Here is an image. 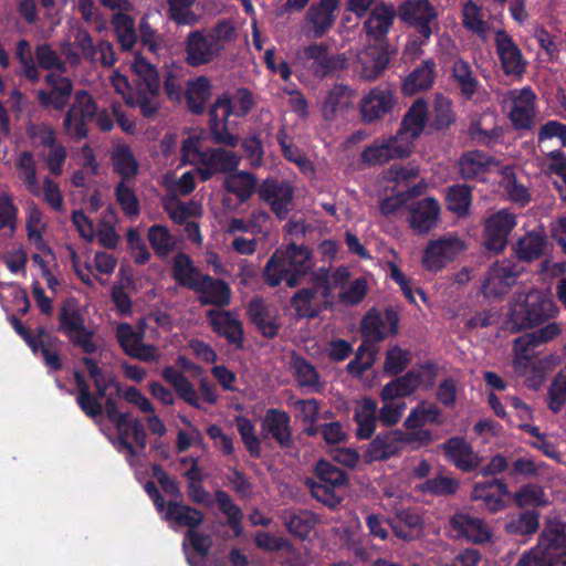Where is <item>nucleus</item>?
Here are the masks:
<instances>
[{"mask_svg":"<svg viewBox=\"0 0 566 566\" xmlns=\"http://www.w3.org/2000/svg\"><path fill=\"white\" fill-rule=\"evenodd\" d=\"M87 370L94 380L97 395L101 399L106 398L105 410L109 421L116 427V448L124 453L132 467L140 460V453L146 444V432L137 418L129 413L120 412L115 401L107 397V390L112 387L118 391L114 375L107 368H99L92 359H85Z\"/></svg>","mask_w":566,"mask_h":566,"instance_id":"1","label":"nucleus"},{"mask_svg":"<svg viewBox=\"0 0 566 566\" xmlns=\"http://www.w3.org/2000/svg\"><path fill=\"white\" fill-rule=\"evenodd\" d=\"M203 133L193 130L184 139L181 146L182 161L197 166L201 180H208L218 172L235 169L240 156L221 148H203Z\"/></svg>","mask_w":566,"mask_h":566,"instance_id":"2","label":"nucleus"},{"mask_svg":"<svg viewBox=\"0 0 566 566\" xmlns=\"http://www.w3.org/2000/svg\"><path fill=\"white\" fill-rule=\"evenodd\" d=\"M397 331L398 315L395 311H368L361 322V333L366 340L359 346L356 358L348 364V370L352 374H360L371 367L377 355V349L371 343L395 335Z\"/></svg>","mask_w":566,"mask_h":566,"instance_id":"3","label":"nucleus"},{"mask_svg":"<svg viewBox=\"0 0 566 566\" xmlns=\"http://www.w3.org/2000/svg\"><path fill=\"white\" fill-rule=\"evenodd\" d=\"M252 103V96L245 90L218 97L210 109V129L217 143L231 147L238 144V137L231 132L234 122L230 120V116H244L251 109Z\"/></svg>","mask_w":566,"mask_h":566,"instance_id":"4","label":"nucleus"},{"mask_svg":"<svg viewBox=\"0 0 566 566\" xmlns=\"http://www.w3.org/2000/svg\"><path fill=\"white\" fill-rule=\"evenodd\" d=\"M558 313L549 291L533 289L518 293L509 312L507 324L515 331L530 328L554 317Z\"/></svg>","mask_w":566,"mask_h":566,"instance_id":"5","label":"nucleus"},{"mask_svg":"<svg viewBox=\"0 0 566 566\" xmlns=\"http://www.w3.org/2000/svg\"><path fill=\"white\" fill-rule=\"evenodd\" d=\"M313 265L311 251L305 247L292 244L284 251L277 250L271 256L264 269V277L272 286L285 281L290 287H293Z\"/></svg>","mask_w":566,"mask_h":566,"instance_id":"6","label":"nucleus"},{"mask_svg":"<svg viewBox=\"0 0 566 566\" xmlns=\"http://www.w3.org/2000/svg\"><path fill=\"white\" fill-rule=\"evenodd\" d=\"M36 57L42 67L51 71L46 76V82L51 90L50 92L40 91L38 94L39 99L44 106L61 109L66 105L72 92L70 80L61 75L65 71L64 63L45 44L38 46Z\"/></svg>","mask_w":566,"mask_h":566,"instance_id":"7","label":"nucleus"},{"mask_svg":"<svg viewBox=\"0 0 566 566\" xmlns=\"http://www.w3.org/2000/svg\"><path fill=\"white\" fill-rule=\"evenodd\" d=\"M566 525L551 523L538 544L525 552L516 566H556L566 564Z\"/></svg>","mask_w":566,"mask_h":566,"instance_id":"8","label":"nucleus"},{"mask_svg":"<svg viewBox=\"0 0 566 566\" xmlns=\"http://www.w3.org/2000/svg\"><path fill=\"white\" fill-rule=\"evenodd\" d=\"M430 436L426 431L418 433H407L401 430H392L385 433H379L367 446L364 452V459L370 463L378 460H386L392 455L398 454L406 446L412 449L428 446Z\"/></svg>","mask_w":566,"mask_h":566,"instance_id":"9","label":"nucleus"},{"mask_svg":"<svg viewBox=\"0 0 566 566\" xmlns=\"http://www.w3.org/2000/svg\"><path fill=\"white\" fill-rule=\"evenodd\" d=\"M130 70L136 76L137 103L145 117L154 115L158 107L160 81L157 70L140 54L135 53L129 62Z\"/></svg>","mask_w":566,"mask_h":566,"instance_id":"10","label":"nucleus"},{"mask_svg":"<svg viewBox=\"0 0 566 566\" xmlns=\"http://www.w3.org/2000/svg\"><path fill=\"white\" fill-rule=\"evenodd\" d=\"M536 99V94L531 87L510 90L499 97L504 114L517 130H527L534 127Z\"/></svg>","mask_w":566,"mask_h":566,"instance_id":"11","label":"nucleus"},{"mask_svg":"<svg viewBox=\"0 0 566 566\" xmlns=\"http://www.w3.org/2000/svg\"><path fill=\"white\" fill-rule=\"evenodd\" d=\"M467 242L450 232L429 241L422 256L423 266L432 272L442 270L467 250Z\"/></svg>","mask_w":566,"mask_h":566,"instance_id":"12","label":"nucleus"},{"mask_svg":"<svg viewBox=\"0 0 566 566\" xmlns=\"http://www.w3.org/2000/svg\"><path fill=\"white\" fill-rule=\"evenodd\" d=\"M333 287L326 272L322 273L313 289H303L292 298V306L300 317H315L332 304Z\"/></svg>","mask_w":566,"mask_h":566,"instance_id":"13","label":"nucleus"},{"mask_svg":"<svg viewBox=\"0 0 566 566\" xmlns=\"http://www.w3.org/2000/svg\"><path fill=\"white\" fill-rule=\"evenodd\" d=\"M59 319L61 329L75 346L85 353L95 352L97 345L93 333L85 327L78 304L74 300H67L63 304Z\"/></svg>","mask_w":566,"mask_h":566,"instance_id":"14","label":"nucleus"},{"mask_svg":"<svg viewBox=\"0 0 566 566\" xmlns=\"http://www.w3.org/2000/svg\"><path fill=\"white\" fill-rule=\"evenodd\" d=\"M399 19L424 38L437 29L438 13L429 0H405L398 8Z\"/></svg>","mask_w":566,"mask_h":566,"instance_id":"15","label":"nucleus"},{"mask_svg":"<svg viewBox=\"0 0 566 566\" xmlns=\"http://www.w3.org/2000/svg\"><path fill=\"white\" fill-rule=\"evenodd\" d=\"M295 62L308 64L313 73L319 76L328 75L347 66L345 54L329 55L327 46L317 43L300 51L295 56Z\"/></svg>","mask_w":566,"mask_h":566,"instance_id":"16","label":"nucleus"},{"mask_svg":"<svg viewBox=\"0 0 566 566\" xmlns=\"http://www.w3.org/2000/svg\"><path fill=\"white\" fill-rule=\"evenodd\" d=\"M397 105L395 91L389 86H376L360 99L359 108L365 123H374L389 114Z\"/></svg>","mask_w":566,"mask_h":566,"instance_id":"17","label":"nucleus"},{"mask_svg":"<svg viewBox=\"0 0 566 566\" xmlns=\"http://www.w3.org/2000/svg\"><path fill=\"white\" fill-rule=\"evenodd\" d=\"M97 106L91 95L84 91L75 94L72 107L69 109L63 126L66 134L73 138H83L86 136V124L96 114Z\"/></svg>","mask_w":566,"mask_h":566,"instance_id":"18","label":"nucleus"},{"mask_svg":"<svg viewBox=\"0 0 566 566\" xmlns=\"http://www.w3.org/2000/svg\"><path fill=\"white\" fill-rule=\"evenodd\" d=\"M410 154V144L401 139V136L395 135L376 139L363 150L361 159L364 163L375 166L384 165L391 159L407 157Z\"/></svg>","mask_w":566,"mask_h":566,"instance_id":"19","label":"nucleus"},{"mask_svg":"<svg viewBox=\"0 0 566 566\" xmlns=\"http://www.w3.org/2000/svg\"><path fill=\"white\" fill-rule=\"evenodd\" d=\"M522 269L511 260L495 262L489 270L482 290L485 296H501L509 292Z\"/></svg>","mask_w":566,"mask_h":566,"instance_id":"20","label":"nucleus"},{"mask_svg":"<svg viewBox=\"0 0 566 566\" xmlns=\"http://www.w3.org/2000/svg\"><path fill=\"white\" fill-rule=\"evenodd\" d=\"M516 226V218L507 210H500L489 217L484 227L485 247L496 253L502 252L507 238Z\"/></svg>","mask_w":566,"mask_h":566,"instance_id":"21","label":"nucleus"},{"mask_svg":"<svg viewBox=\"0 0 566 566\" xmlns=\"http://www.w3.org/2000/svg\"><path fill=\"white\" fill-rule=\"evenodd\" d=\"M409 227L420 233H428L434 228L441 213V206L433 197H426L407 206Z\"/></svg>","mask_w":566,"mask_h":566,"instance_id":"22","label":"nucleus"},{"mask_svg":"<svg viewBox=\"0 0 566 566\" xmlns=\"http://www.w3.org/2000/svg\"><path fill=\"white\" fill-rule=\"evenodd\" d=\"M11 323L14 331L27 342L34 354L41 352L46 366L52 369L60 368L61 364L57 355L59 340L55 337H52L43 329L39 331L36 337H32L20 321L12 317Z\"/></svg>","mask_w":566,"mask_h":566,"instance_id":"23","label":"nucleus"},{"mask_svg":"<svg viewBox=\"0 0 566 566\" xmlns=\"http://www.w3.org/2000/svg\"><path fill=\"white\" fill-rule=\"evenodd\" d=\"M532 335L523 334L513 342L512 366L517 376L524 377L530 384L533 380V374L537 375L536 349Z\"/></svg>","mask_w":566,"mask_h":566,"instance_id":"24","label":"nucleus"},{"mask_svg":"<svg viewBox=\"0 0 566 566\" xmlns=\"http://www.w3.org/2000/svg\"><path fill=\"white\" fill-rule=\"evenodd\" d=\"M389 62L388 50L382 44H371L357 52L355 71L366 80L377 78Z\"/></svg>","mask_w":566,"mask_h":566,"instance_id":"25","label":"nucleus"},{"mask_svg":"<svg viewBox=\"0 0 566 566\" xmlns=\"http://www.w3.org/2000/svg\"><path fill=\"white\" fill-rule=\"evenodd\" d=\"M116 337L124 352L130 357L146 363L158 360V349L153 345L144 344L142 335L134 331L129 324H119Z\"/></svg>","mask_w":566,"mask_h":566,"instance_id":"26","label":"nucleus"},{"mask_svg":"<svg viewBox=\"0 0 566 566\" xmlns=\"http://www.w3.org/2000/svg\"><path fill=\"white\" fill-rule=\"evenodd\" d=\"M396 11L392 6H377L365 21V31L368 43L382 44L387 48L386 35L389 32Z\"/></svg>","mask_w":566,"mask_h":566,"instance_id":"27","label":"nucleus"},{"mask_svg":"<svg viewBox=\"0 0 566 566\" xmlns=\"http://www.w3.org/2000/svg\"><path fill=\"white\" fill-rule=\"evenodd\" d=\"M495 44L502 67L507 75L521 76L525 71V60L521 50L504 31H496Z\"/></svg>","mask_w":566,"mask_h":566,"instance_id":"28","label":"nucleus"},{"mask_svg":"<svg viewBox=\"0 0 566 566\" xmlns=\"http://www.w3.org/2000/svg\"><path fill=\"white\" fill-rule=\"evenodd\" d=\"M349 272L345 268L337 269L328 276L333 290L339 286V301L346 305H355L363 301L368 290V281L366 277H358L349 283L346 281Z\"/></svg>","mask_w":566,"mask_h":566,"instance_id":"29","label":"nucleus"},{"mask_svg":"<svg viewBox=\"0 0 566 566\" xmlns=\"http://www.w3.org/2000/svg\"><path fill=\"white\" fill-rule=\"evenodd\" d=\"M450 528L454 537H464L474 543L485 542L491 536L489 526L482 520L462 512L451 517Z\"/></svg>","mask_w":566,"mask_h":566,"instance_id":"30","label":"nucleus"},{"mask_svg":"<svg viewBox=\"0 0 566 566\" xmlns=\"http://www.w3.org/2000/svg\"><path fill=\"white\" fill-rule=\"evenodd\" d=\"M208 34L202 31H192L186 41V61L191 66H199L212 62L218 55Z\"/></svg>","mask_w":566,"mask_h":566,"instance_id":"31","label":"nucleus"},{"mask_svg":"<svg viewBox=\"0 0 566 566\" xmlns=\"http://www.w3.org/2000/svg\"><path fill=\"white\" fill-rule=\"evenodd\" d=\"M441 424V411L440 409L430 402L421 401L415 408H412L403 421V427L407 433H418L419 431H426L430 436L428 444L434 441V436L431 430L424 428L427 424Z\"/></svg>","mask_w":566,"mask_h":566,"instance_id":"32","label":"nucleus"},{"mask_svg":"<svg viewBox=\"0 0 566 566\" xmlns=\"http://www.w3.org/2000/svg\"><path fill=\"white\" fill-rule=\"evenodd\" d=\"M428 115V106L424 99L419 98L413 102L405 114L402 125L397 136L410 144V150L415 147L416 139L422 134Z\"/></svg>","mask_w":566,"mask_h":566,"instance_id":"33","label":"nucleus"},{"mask_svg":"<svg viewBox=\"0 0 566 566\" xmlns=\"http://www.w3.org/2000/svg\"><path fill=\"white\" fill-rule=\"evenodd\" d=\"M259 195L280 219L286 217L293 197V190L289 184L265 180L260 187Z\"/></svg>","mask_w":566,"mask_h":566,"instance_id":"34","label":"nucleus"},{"mask_svg":"<svg viewBox=\"0 0 566 566\" xmlns=\"http://www.w3.org/2000/svg\"><path fill=\"white\" fill-rule=\"evenodd\" d=\"M449 461L463 471H470L480 464L478 454L461 438H451L442 444Z\"/></svg>","mask_w":566,"mask_h":566,"instance_id":"35","label":"nucleus"},{"mask_svg":"<svg viewBox=\"0 0 566 566\" xmlns=\"http://www.w3.org/2000/svg\"><path fill=\"white\" fill-rule=\"evenodd\" d=\"M506 495L507 489L499 480L476 483L472 491V499L482 501L491 512H497L505 506L504 497Z\"/></svg>","mask_w":566,"mask_h":566,"instance_id":"36","label":"nucleus"},{"mask_svg":"<svg viewBox=\"0 0 566 566\" xmlns=\"http://www.w3.org/2000/svg\"><path fill=\"white\" fill-rule=\"evenodd\" d=\"M339 3L340 0H321L310 8L306 19L311 23L315 36H322L332 28Z\"/></svg>","mask_w":566,"mask_h":566,"instance_id":"37","label":"nucleus"},{"mask_svg":"<svg viewBox=\"0 0 566 566\" xmlns=\"http://www.w3.org/2000/svg\"><path fill=\"white\" fill-rule=\"evenodd\" d=\"M436 64L431 60L424 61L419 67L408 74L401 84V92L406 96H412L432 87L434 82Z\"/></svg>","mask_w":566,"mask_h":566,"instance_id":"38","label":"nucleus"},{"mask_svg":"<svg viewBox=\"0 0 566 566\" xmlns=\"http://www.w3.org/2000/svg\"><path fill=\"white\" fill-rule=\"evenodd\" d=\"M27 239L33 248H44L46 242L44 234L48 230V221L43 211L33 202L27 203L25 210Z\"/></svg>","mask_w":566,"mask_h":566,"instance_id":"39","label":"nucleus"},{"mask_svg":"<svg viewBox=\"0 0 566 566\" xmlns=\"http://www.w3.org/2000/svg\"><path fill=\"white\" fill-rule=\"evenodd\" d=\"M354 92L344 85H335L324 102L322 112L325 119L344 116L353 106Z\"/></svg>","mask_w":566,"mask_h":566,"instance_id":"40","label":"nucleus"},{"mask_svg":"<svg viewBox=\"0 0 566 566\" xmlns=\"http://www.w3.org/2000/svg\"><path fill=\"white\" fill-rule=\"evenodd\" d=\"M191 290L200 294L199 300L202 304L224 306L230 303L231 292L228 284L207 275H203L198 281V286H193Z\"/></svg>","mask_w":566,"mask_h":566,"instance_id":"41","label":"nucleus"},{"mask_svg":"<svg viewBox=\"0 0 566 566\" xmlns=\"http://www.w3.org/2000/svg\"><path fill=\"white\" fill-rule=\"evenodd\" d=\"M459 169L464 178H475L486 171L499 172L501 166L481 151H468L459 160Z\"/></svg>","mask_w":566,"mask_h":566,"instance_id":"42","label":"nucleus"},{"mask_svg":"<svg viewBox=\"0 0 566 566\" xmlns=\"http://www.w3.org/2000/svg\"><path fill=\"white\" fill-rule=\"evenodd\" d=\"M377 403L370 398H363L356 402L354 420L357 424L356 436L359 439H368L373 436L377 426Z\"/></svg>","mask_w":566,"mask_h":566,"instance_id":"43","label":"nucleus"},{"mask_svg":"<svg viewBox=\"0 0 566 566\" xmlns=\"http://www.w3.org/2000/svg\"><path fill=\"white\" fill-rule=\"evenodd\" d=\"M546 248V238L542 231H531L513 245L517 259L526 262L538 259Z\"/></svg>","mask_w":566,"mask_h":566,"instance_id":"44","label":"nucleus"},{"mask_svg":"<svg viewBox=\"0 0 566 566\" xmlns=\"http://www.w3.org/2000/svg\"><path fill=\"white\" fill-rule=\"evenodd\" d=\"M208 318L216 333L224 336L231 343L241 340V324L229 312L211 310L208 312Z\"/></svg>","mask_w":566,"mask_h":566,"instance_id":"45","label":"nucleus"},{"mask_svg":"<svg viewBox=\"0 0 566 566\" xmlns=\"http://www.w3.org/2000/svg\"><path fill=\"white\" fill-rule=\"evenodd\" d=\"M469 134L476 143L492 145L500 139L502 130L495 125V116L488 113L471 124Z\"/></svg>","mask_w":566,"mask_h":566,"instance_id":"46","label":"nucleus"},{"mask_svg":"<svg viewBox=\"0 0 566 566\" xmlns=\"http://www.w3.org/2000/svg\"><path fill=\"white\" fill-rule=\"evenodd\" d=\"M290 418L286 412L269 410L263 420V428L281 444L290 440Z\"/></svg>","mask_w":566,"mask_h":566,"instance_id":"47","label":"nucleus"},{"mask_svg":"<svg viewBox=\"0 0 566 566\" xmlns=\"http://www.w3.org/2000/svg\"><path fill=\"white\" fill-rule=\"evenodd\" d=\"M255 185V178L244 171L228 175L224 179L226 190L234 195L241 202L250 198L254 192Z\"/></svg>","mask_w":566,"mask_h":566,"instance_id":"48","label":"nucleus"},{"mask_svg":"<svg viewBox=\"0 0 566 566\" xmlns=\"http://www.w3.org/2000/svg\"><path fill=\"white\" fill-rule=\"evenodd\" d=\"M211 95L210 81L205 76H199L190 81L187 86V103L193 113L203 111L207 101Z\"/></svg>","mask_w":566,"mask_h":566,"instance_id":"49","label":"nucleus"},{"mask_svg":"<svg viewBox=\"0 0 566 566\" xmlns=\"http://www.w3.org/2000/svg\"><path fill=\"white\" fill-rule=\"evenodd\" d=\"M462 24L482 39L488 36L489 25L484 19V13L481 7L472 0L467 1L462 7Z\"/></svg>","mask_w":566,"mask_h":566,"instance_id":"50","label":"nucleus"},{"mask_svg":"<svg viewBox=\"0 0 566 566\" xmlns=\"http://www.w3.org/2000/svg\"><path fill=\"white\" fill-rule=\"evenodd\" d=\"M398 522L392 525L395 534L405 541H412L422 534L420 516L410 511L397 513Z\"/></svg>","mask_w":566,"mask_h":566,"instance_id":"51","label":"nucleus"},{"mask_svg":"<svg viewBox=\"0 0 566 566\" xmlns=\"http://www.w3.org/2000/svg\"><path fill=\"white\" fill-rule=\"evenodd\" d=\"M452 75L460 87L461 94L467 98H472L478 93L479 83L468 62L458 59L453 64Z\"/></svg>","mask_w":566,"mask_h":566,"instance_id":"52","label":"nucleus"},{"mask_svg":"<svg viewBox=\"0 0 566 566\" xmlns=\"http://www.w3.org/2000/svg\"><path fill=\"white\" fill-rule=\"evenodd\" d=\"M165 518L170 522H176L179 526L192 528L201 523L202 515L192 507L170 502L165 513Z\"/></svg>","mask_w":566,"mask_h":566,"instance_id":"53","label":"nucleus"},{"mask_svg":"<svg viewBox=\"0 0 566 566\" xmlns=\"http://www.w3.org/2000/svg\"><path fill=\"white\" fill-rule=\"evenodd\" d=\"M203 275L196 270L191 260L186 254H178L174 260V277L175 280L189 289L198 286V281Z\"/></svg>","mask_w":566,"mask_h":566,"instance_id":"54","label":"nucleus"},{"mask_svg":"<svg viewBox=\"0 0 566 566\" xmlns=\"http://www.w3.org/2000/svg\"><path fill=\"white\" fill-rule=\"evenodd\" d=\"M297 417L304 424V431L308 436L318 433L317 421L319 419V406L315 399L297 400L294 403Z\"/></svg>","mask_w":566,"mask_h":566,"instance_id":"55","label":"nucleus"},{"mask_svg":"<svg viewBox=\"0 0 566 566\" xmlns=\"http://www.w3.org/2000/svg\"><path fill=\"white\" fill-rule=\"evenodd\" d=\"M398 380L402 381V389L409 396L419 388L431 387L434 381V371L430 366H422L399 377Z\"/></svg>","mask_w":566,"mask_h":566,"instance_id":"56","label":"nucleus"},{"mask_svg":"<svg viewBox=\"0 0 566 566\" xmlns=\"http://www.w3.org/2000/svg\"><path fill=\"white\" fill-rule=\"evenodd\" d=\"M112 161L115 170L124 178L136 175L138 165L129 147L125 144H116L112 153Z\"/></svg>","mask_w":566,"mask_h":566,"instance_id":"57","label":"nucleus"},{"mask_svg":"<svg viewBox=\"0 0 566 566\" xmlns=\"http://www.w3.org/2000/svg\"><path fill=\"white\" fill-rule=\"evenodd\" d=\"M112 23L122 49L130 50L136 42L134 20L126 13H116Z\"/></svg>","mask_w":566,"mask_h":566,"instance_id":"58","label":"nucleus"},{"mask_svg":"<svg viewBox=\"0 0 566 566\" xmlns=\"http://www.w3.org/2000/svg\"><path fill=\"white\" fill-rule=\"evenodd\" d=\"M19 178L24 182L30 192L40 196V187L36 179V168L33 156L30 153H22L15 163Z\"/></svg>","mask_w":566,"mask_h":566,"instance_id":"59","label":"nucleus"},{"mask_svg":"<svg viewBox=\"0 0 566 566\" xmlns=\"http://www.w3.org/2000/svg\"><path fill=\"white\" fill-rule=\"evenodd\" d=\"M249 315L264 335L273 336L276 333L277 325L263 301H252L249 305Z\"/></svg>","mask_w":566,"mask_h":566,"instance_id":"60","label":"nucleus"},{"mask_svg":"<svg viewBox=\"0 0 566 566\" xmlns=\"http://www.w3.org/2000/svg\"><path fill=\"white\" fill-rule=\"evenodd\" d=\"M471 199V190L469 187L462 185L453 186L447 193V207L451 212L463 217L469 212Z\"/></svg>","mask_w":566,"mask_h":566,"instance_id":"61","label":"nucleus"},{"mask_svg":"<svg viewBox=\"0 0 566 566\" xmlns=\"http://www.w3.org/2000/svg\"><path fill=\"white\" fill-rule=\"evenodd\" d=\"M312 495L323 504L335 507L342 500V491L345 485H334L322 482H308L307 483Z\"/></svg>","mask_w":566,"mask_h":566,"instance_id":"62","label":"nucleus"},{"mask_svg":"<svg viewBox=\"0 0 566 566\" xmlns=\"http://www.w3.org/2000/svg\"><path fill=\"white\" fill-rule=\"evenodd\" d=\"M148 240L155 253L159 256L167 255L175 247V240L164 226H153L148 230Z\"/></svg>","mask_w":566,"mask_h":566,"instance_id":"63","label":"nucleus"},{"mask_svg":"<svg viewBox=\"0 0 566 566\" xmlns=\"http://www.w3.org/2000/svg\"><path fill=\"white\" fill-rule=\"evenodd\" d=\"M551 410L557 412L566 403V366L559 370L548 389Z\"/></svg>","mask_w":566,"mask_h":566,"instance_id":"64","label":"nucleus"}]
</instances>
